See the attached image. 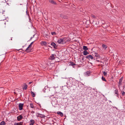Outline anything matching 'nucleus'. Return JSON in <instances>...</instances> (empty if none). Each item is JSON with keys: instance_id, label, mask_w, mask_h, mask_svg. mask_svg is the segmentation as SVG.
Here are the masks:
<instances>
[{"instance_id": "nucleus-1", "label": "nucleus", "mask_w": 125, "mask_h": 125, "mask_svg": "<svg viewBox=\"0 0 125 125\" xmlns=\"http://www.w3.org/2000/svg\"><path fill=\"white\" fill-rule=\"evenodd\" d=\"M1 3H0V8L1 10H2V14H4L6 8V1L5 0H0Z\"/></svg>"}, {"instance_id": "nucleus-2", "label": "nucleus", "mask_w": 125, "mask_h": 125, "mask_svg": "<svg viewBox=\"0 0 125 125\" xmlns=\"http://www.w3.org/2000/svg\"><path fill=\"white\" fill-rule=\"evenodd\" d=\"M66 38H60L58 39L57 42L59 44H63L66 43L65 39Z\"/></svg>"}, {"instance_id": "nucleus-3", "label": "nucleus", "mask_w": 125, "mask_h": 125, "mask_svg": "<svg viewBox=\"0 0 125 125\" xmlns=\"http://www.w3.org/2000/svg\"><path fill=\"white\" fill-rule=\"evenodd\" d=\"M3 15L4 17V18L3 20L1 21L0 22V23L4 25H6V22L4 21V20L6 19V16L4 14Z\"/></svg>"}, {"instance_id": "nucleus-4", "label": "nucleus", "mask_w": 125, "mask_h": 125, "mask_svg": "<svg viewBox=\"0 0 125 125\" xmlns=\"http://www.w3.org/2000/svg\"><path fill=\"white\" fill-rule=\"evenodd\" d=\"M86 58L88 59L89 60H95V59L91 55H87L86 57Z\"/></svg>"}, {"instance_id": "nucleus-5", "label": "nucleus", "mask_w": 125, "mask_h": 125, "mask_svg": "<svg viewBox=\"0 0 125 125\" xmlns=\"http://www.w3.org/2000/svg\"><path fill=\"white\" fill-rule=\"evenodd\" d=\"M24 105L23 104L20 103L19 105V109L20 110H21L23 109V107Z\"/></svg>"}, {"instance_id": "nucleus-6", "label": "nucleus", "mask_w": 125, "mask_h": 125, "mask_svg": "<svg viewBox=\"0 0 125 125\" xmlns=\"http://www.w3.org/2000/svg\"><path fill=\"white\" fill-rule=\"evenodd\" d=\"M55 56H56V55L55 54H52L50 57L49 59L52 60H54L55 58Z\"/></svg>"}, {"instance_id": "nucleus-7", "label": "nucleus", "mask_w": 125, "mask_h": 125, "mask_svg": "<svg viewBox=\"0 0 125 125\" xmlns=\"http://www.w3.org/2000/svg\"><path fill=\"white\" fill-rule=\"evenodd\" d=\"M123 77H122L119 79L118 84H119L118 85L119 87L122 84V82L123 81Z\"/></svg>"}, {"instance_id": "nucleus-8", "label": "nucleus", "mask_w": 125, "mask_h": 125, "mask_svg": "<svg viewBox=\"0 0 125 125\" xmlns=\"http://www.w3.org/2000/svg\"><path fill=\"white\" fill-rule=\"evenodd\" d=\"M17 120L18 121H20L23 118V116L21 115H20L18 116L17 117Z\"/></svg>"}, {"instance_id": "nucleus-9", "label": "nucleus", "mask_w": 125, "mask_h": 125, "mask_svg": "<svg viewBox=\"0 0 125 125\" xmlns=\"http://www.w3.org/2000/svg\"><path fill=\"white\" fill-rule=\"evenodd\" d=\"M51 45L54 48H56L57 47L55 43L53 42L51 43Z\"/></svg>"}, {"instance_id": "nucleus-10", "label": "nucleus", "mask_w": 125, "mask_h": 125, "mask_svg": "<svg viewBox=\"0 0 125 125\" xmlns=\"http://www.w3.org/2000/svg\"><path fill=\"white\" fill-rule=\"evenodd\" d=\"M49 2L54 5L56 4V3L53 0H49Z\"/></svg>"}, {"instance_id": "nucleus-11", "label": "nucleus", "mask_w": 125, "mask_h": 125, "mask_svg": "<svg viewBox=\"0 0 125 125\" xmlns=\"http://www.w3.org/2000/svg\"><path fill=\"white\" fill-rule=\"evenodd\" d=\"M41 44L42 46H46V45L47 43L45 41H42L41 42Z\"/></svg>"}, {"instance_id": "nucleus-12", "label": "nucleus", "mask_w": 125, "mask_h": 125, "mask_svg": "<svg viewBox=\"0 0 125 125\" xmlns=\"http://www.w3.org/2000/svg\"><path fill=\"white\" fill-rule=\"evenodd\" d=\"M26 52H31V49L30 48H29L28 47L27 49L25 50V51Z\"/></svg>"}, {"instance_id": "nucleus-13", "label": "nucleus", "mask_w": 125, "mask_h": 125, "mask_svg": "<svg viewBox=\"0 0 125 125\" xmlns=\"http://www.w3.org/2000/svg\"><path fill=\"white\" fill-rule=\"evenodd\" d=\"M23 124V122H21L19 123H15L14 124V125H22Z\"/></svg>"}, {"instance_id": "nucleus-14", "label": "nucleus", "mask_w": 125, "mask_h": 125, "mask_svg": "<svg viewBox=\"0 0 125 125\" xmlns=\"http://www.w3.org/2000/svg\"><path fill=\"white\" fill-rule=\"evenodd\" d=\"M114 92L115 94H117V96L118 97H119L118 90L117 89L115 90L114 91Z\"/></svg>"}, {"instance_id": "nucleus-15", "label": "nucleus", "mask_w": 125, "mask_h": 125, "mask_svg": "<svg viewBox=\"0 0 125 125\" xmlns=\"http://www.w3.org/2000/svg\"><path fill=\"white\" fill-rule=\"evenodd\" d=\"M30 122L29 125H33L35 123V121L34 120L32 119L30 120Z\"/></svg>"}, {"instance_id": "nucleus-16", "label": "nucleus", "mask_w": 125, "mask_h": 125, "mask_svg": "<svg viewBox=\"0 0 125 125\" xmlns=\"http://www.w3.org/2000/svg\"><path fill=\"white\" fill-rule=\"evenodd\" d=\"M38 114L39 115V116L41 118H44V117H45V115H43L39 113H38Z\"/></svg>"}, {"instance_id": "nucleus-17", "label": "nucleus", "mask_w": 125, "mask_h": 125, "mask_svg": "<svg viewBox=\"0 0 125 125\" xmlns=\"http://www.w3.org/2000/svg\"><path fill=\"white\" fill-rule=\"evenodd\" d=\"M90 72L89 71H87L84 73V74L86 76H89V75Z\"/></svg>"}, {"instance_id": "nucleus-18", "label": "nucleus", "mask_w": 125, "mask_h": 125, "mask_svg": "<svg viewBox=\"0 0 125 125\" xmlns=\"http://www.w3.org/2000/svg\"><path fill=\"white\" fill-rule=\"evenodd\" d=\"M89 54L88 52L86 51H84L83 52V54L84 55H86Z\"/></svg>"}, {"instance_id": "nucleus-19", "label": "nucleus", "mask_w": 125, "mask_h": 125, "mask_svg": "<svg viewBox=\"0 0 125 125\" xmlns=\"http://www.w3.org/2000/svg\"><path fill=\"white\" fill-rule=\"evenodd\" d=\"M57 114H58L59 115L61 116L62 117L63 116V113L60 112H57Z\"/></svg>"}, {"instance_id": "nucleus-20", "label": "nucleus", "mask_w": 125, "mask_h": 125, "mask_svg": "<svg viewBox=\"0 0 125 125\" xmlns=\"http://www.w3.org/2000/svg\"><path fill=\"white\" fill-rule=\"evenodd\" d=\"M83 49L85 50V51H86L88 50V49L87 47L86 46H83Z\"/></svg>"}, {"instance_id": "nucleus-21", "label": "nucleus", "mask_w": 125, "mask_h": 125, "mask_svg": "<svg viewBox=\"0 0 125 125\" xmlns=\"http://www.w3.org/2000/svg\"><path fill=\"white\" fill-rule=\"evenodd\" d=\"M102 47L105 49H106L107 48V46L104 44H103L102 45Z\"/></svg>"}, {"instance_id": "nucleus-22", "label": "nucleus", "mask_w": 125, "mask_h": 125, "mask_svg": "<svg viewBox=\"0 0 125 125\" xmlns=\"http://www.w3.org/2000/svg\"><path fill=\"white\" fill-rule=\"evenodd\" d=\"M31 95L33 97H34L35 96V94L34 92H33L32 91H31Z\"/></svg>"}, {"instance_id": "nucleus-23", "label": "nucleus", "mask_w": 125, "mask_h": 125, "mask_svg": "<svg viewBox=\"0 0 125 125\" xmlns=\"http://www.w3.org/2000/svg\"><path fill=\"white\" fill-rule=\"evenodd\" d=\"M6 124L5 122L4 121H2L0 123V125H5Z\"/></svg>"}, {"instance_id": "nucleus-24", "label": "nucleus", "mask_w": 125, "mask_h": 125, "mask_svg": "<svg viewBox=\"0 0 125 125\" xmlns=\"http://www.w3.org/2000/svg\"><path fill=\"white\" fill-rule=\"evenodd\" d=\"M28 87V86L26 84H25V85L24 86L23 88V89H25V90H26L27 88V87Z\"/></svg>"}, {"instance_id": "nucleus-25", "label": "nucleus", "mask_w": 125, "mask_h": 125, "mask_svg": "<svg viewBox=\"0 0 125 125\" xmlns=\"http://www.w3.org/2000/svg\"><path fill=\"white\" fill-rule=\"evenodd\" d=\"M70 65H71L72 66H73L76 65L74 62H70Z\"/></svg>"}, {"instance_id": "nucleus-26", "label": "nucleus", "mask_w": 125, "mask_h": 125, "mask_svg": "<svg viewBox=\"0 0 125 125\" xmlns=\"http://www.w3.org/2000/svg\"><path fill=\"white\" fill-rule=\"evenodd\" d=\"M102 79L103 81L106 82V81L105 79V78L103 76L102 77Z\"/></svg>"}, {"instance_id": "nucleus-27", "label": "nucleus", "mask_w": 125, "mask_h": 125, "mask_svg": "<svg viewBox=\"0 0 125 125\" xmlns=\"http://www.w3.org/2000/svg\"><path fill=\"white\" fill-rule=\"evenodd\" d=\"M30 106L32 108H33L34 107V106L33 105V104L32 103H31L30 104Z\"/></svg>"}, {"instance_id": "nucleus-28", "label": "nucleus", "mask_w": 125, "mask_h": 125, "mask_svg": "<svg viewBox=\"0 0 125 125\" xmlns=\"http://www.w3.org/2000/svg\"><path fill=\"white\" fill-rule=\"evenodd\" d=\"M51 34L52 35H56V33L54 32H51Z\"/></svg>"}, {"instance_id": "nucleus-29", "label": "nucleus", "mask_w": 125, "mask_h": 125, "mask_svg": "<svg viewBox=\"0 0 125 125\" xmlns=\"http://www.w3.org/2000/svg\"><path fill=\"white\" fill-rule=\"evenodd\" d=\"M103 73L104 75L105 76H107V73L106 72H105L104 71L103 72Z\"/></svg>"}, {"instance_id": "nucleus-30", "label": "nucleus", "mask_w": 125, "mask_h": 125, "mask_svg": "<svg viewBox=\"0 0 125 125\" xmlns=\"http://www.w3.org/2000/svg\"><path fill=\"white\" fill-rule=\"evenodd\" d=\"M122 94L123 96L125 95V92L123 91H122Z\"/></svg>"}, {"instance_id": "nucleus-31", "label": "nucleus", "mask_w": 125, "mask_h": 125, "mask_svg": "<svg viewBox=\"0 0 125 125\" xmlns=\"http://www.w3.org/2000/svg\"><path fill=\"white\" fill-rule=\"evenodd\" d=\"M96 55H95V56H96V57H98L99 56V55L97 53H95Z\"/></svg>"}, {"instance_id": "nucleus-32", "label": "nucleus", "mask_w": 125, "mask_h": 125, "mask_svg": "<svg viewBox=\"0 0 125 125\" xmlns=\"http://www.w3.org/2000/svg\"><path fill=\"white\" fill-rule=\"evenodd\" d=\"M91 16L93 18H95L96 17V16H95L93 14H92Z\"/></svg>"}, {"instance_id": "nucleus-33", "label": "nucleus", "mask_w": 125, "mask_h": 125, "mask_svg": "<svg viewBox=\"0 0 125 125\" xmlns=\"http://www.w3.org/2000/svg\"><path fill=\"white\" fill-rule=\"evenodd\" d=\"M45 37L47 38H48L49 37V36L47 34L45 35Z\"/></svg>"}, {"instance_id": "nucleus-34", "label": "nucleus", "mask_w": 125, "mask_h": 125, "mask_svg": "<svg viewBox=\"0 0 125 125\" xmlns=\"http://www.w3.org/2000/svg\"><path fill=\"white\" fill-rule=\"evenodd\" d=\"M31 44H30L28 46V47L29 48H31Z\"/></svg>"}, {"instance_id": "nucleus-35", "label": "nucleus", "mask_w": 125, "mask_h": 125, "mask_svg": "<svg viewBox=\"0 0 125 125\" xmlns=\"http://www.w3.org/2000/svg\"><path fill=\"white\" fill-rule=\"evenodd\" d=\"M28 16H29V21H30V22H31L30 21H31V19H30V16H29V14H28Z\"/></svg>"}, {"instance_id": "nucleus-36", "label": "nucleus", "mask_w": 125, "mask_h": 125, "mask_svg": "<svg viewBox=\"0 0 125 125\" xmlns=\"http://www.w3.org/2000/svg\"><path fill=\"white\" fill-rule=\"evenodd\" d=\"M33 42H32L30 44H31V45H32L33 44Z\"/></svg>"}, {"instance_id": "nucleus-37", "label": "nucleus", "mask_w": 125, "mask_h": 125, "mask_svg": "<svg viewBox=\"0 0 125 125\" xmlns=\"http://www.w3.org/2000/svg\"><path fill=\"white\" fill-rule=\"evenodd\" d=\"M32 83V82H29V84H31Z\"/></svg>"}, {"instance_id": "nucleus-38", "label": "nucleus", "mask_w": 125, "mask_h": 125, "mask_svg": "<svg viewBox=\"0 0 125 125\" xmlns=\"http://www.w3.org/2000/svg\"><path fill=\"white\" fill-rule=\"evenodd\" d=\"M34 36V35H33V37H31V38L30 40H31V39H32V38Z\"/></svg>"}, {"instance_id": "nucleus-39", "label": "nucleus", "mask_w": 125, "mask_h": 125, "mask_svg": "<svg viewBox=\"0 0 125 125\" xmlns=\"http://www.w3.org/2000/svg\"><path fill=\"white\" fill-rule=\"evenodd\" d=\"M5 0L6 1V2H7L8 1V0Z\"/></svg>"}, {"instance_id": "nucleus-40", "label": "nucleus", "mask_w": 125, "mask_h": 125, "mask_svg": "<svg viewBox=\"0 0 125 125\" xmlns=\"http://www.w3.org/2000/svg\"><path fill=\"white\" fill-rule=\"evenodd\" d=\"M26 13L27 14V10L26 11Z\"/></svg>"}, {"instance_id": "nucleus-41", "label": "nucleus", "mask_w": 125, "mask_h": 125, "mask_svg": "<svg viewBox=\"0 0 125 125\" xmlns=\"http://www.w3.org/2000/svg\"><path fill=\"white\" fill-rule=\"evenodd\" d=\"M20 50H21V49H20ZM20 50V49H19V50H18V51H19V50Z\"/></svg>"}, {"instance_id": "nucleus-42", "label": "nucleus", "mask_w": 125, "mask_h": 125, "mask_svg": "<svg viewBox=\"0 0 125 125\" xmlns=\"http://www.w3.org/2000/svg\"><path fill=\"white\" fill-rule=\"evenodd\" d=\"M32 112H33V113H34V112L32 111Z\"/></svg>"}, {"instance_id": "nucleus-43", "label": "nucleus", "mask_w": 125, "mask_h": 125, "mask_svg": "<svg viewBox=\"0 0 125 125\" xmlns=\"http://www.w3.org/2000/svg\"><path fill=\"white\" fill-rule=\"evenodd\" d=\"M83 58H82V60H83Z\"/></svg>"}, {"instance_id": "nucleus-44", "label": "nucleus", "mask_w": 125, "mask_h": 125, "mask_svg": "<svg viewBox=\"0 0 125 125\" xmlns=\"http://www.w3.org/2000/svg\"><path fill=\"white\" fill-rule=\"evenodd\" d=\"M73 67H74V66H73Z\"/></svg>"}, {"instance_id": "nucleus-45", "label": "nucleus", "mask_w": 125, "mask_h": 125, "mask_svg": "<svg viewBox=\"0 0 125 125\" xmlns=\"http://www.w3.org/2000/svg\"><path fill=\"white\" fill-rule=\"evenodd\" d=\"M63 125H65L64 124H63Z\"/></svg>"}]
</instances>
